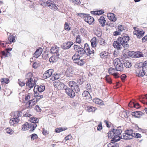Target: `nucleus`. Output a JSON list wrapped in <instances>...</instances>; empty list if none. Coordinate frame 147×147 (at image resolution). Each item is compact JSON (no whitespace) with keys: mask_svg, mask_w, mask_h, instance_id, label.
<instances>
[{"mask_svg":"<svg viewBox=\"0 0 147 147\" xmlns=\"http://www.w3.org/2000/svg\"><path fill=\"white\" fill-rule=\"evenodd\" d=\"M129 39V37L128 36H122L119 37L117 40L114 41L113 43V46L115 48L118 50L121 49L122 46L127 49L129 47L128 42Z\"/></svg>","mask_w":147,"mask_h":147,"instance_id":"obj_1","label":"nucleus"},{"mask_svg":"<svg viewBox=\"0 0 147 147\" xmlns=\"http://www.w3.org/2000/svg\"><path fill=\"white\" fill-rule=\"evenodd\" d=\"M122 132L121 127H119L113 129L112 131H110L108 133L109 138H112L111 142L113 144L114 142H117L120 140L121 135Z\"/></svg>","mask_w":147,"mask_h":147,"instance_id":"obj_2","label":"nucleus"},{"mask_svg":"<svg viewBox=\"0 0 147 147\" xmlns=\"http://www.w3.org/2000/svg\"><path fill=\"white\" fill-rule=\"evenodd\" d=\"M37 126L36 124H30L29 123L26 122L22 125V130L25 131L28 130L29 128H30L31 129L30 130V131H33L35 130Z\"/></svg>","mask_w":147,"mask_h":147,"instance_id":"obj_3","label":"nucleus"},{"mask_svg":"<svg viewBox=\"0 0 147 147\" xmlns=\"http://www.w3.org/2000/svg\"><path fill=\"white\" fill-rule=\"evenodd\" d=\"M114 62L115 69L117 71H121L123 70V64L119 59H115Z\"/></svg>","mask_w":147,"mask_h":147,"instance_id":"obj_4","label":"nucleus"},{"mask_svg":"<svg viewBox=\"0 0 147 147\" xmlns=\"http://www.w3.org/2000/svg\"><path fill=\"white\" fill-rule=\"evenodd\" d=\"M53 84L55 88H57L59 90H62L65 88V86L62 82H54Z\"/></svg>","mask_w":147,"mask_h":147,"instance_id":"obj_5","label":"nucleus"},{"mask_svg":"<svg viewBox=\"0 0 147 147\" xmlns=\"http://www.w3.org/2000/svg\"><path fill=\"white\" fill-rule=\"evenodd\" d=\"M65 91L67 94L71 98H73L75 96V93L72 89L67 88L65 89Z\"/></svg>","mask_w":147,"mask_h":147,"instance_id":"obj_6","label":"nucleus"},{"mask_svg":"<svg viewBox=\"0 0 147 147\" xmlns=\"http://www.w3.org/2000/svg\"><path fill=\"white\" fill-rule=\"evenodd\" d=\"M84 46V49H85V51H86L85 53H87L88 55H90L94 53V51L92 49H90L87 43L85 44Z\"/></svg>","mask_w":147,"mask_h":147,"instance_id":"obj_7","label":"nucleus"},{"mask_svg":"<svg viewBox=\"0 0 147 147\" xmlns=\"http://www.w3.org/2000/svg\"><path fill=\"white\" fill-rule=\"evenodd\" d=\"M45 89V87L43 85L35 86L34 89V92H43Z\"/></svg>","mask_w":147,"mask_h":147,"instance_id":"obj_8","label":"nucleus"},{"mask_svg":"<svg viewBox=\"0 0 147 147\" xmlns=\"http://www.w3.org/2000/svg\"><path fill=\"white\" fill-rule=\"evenodd\" d=\"M84 17V20L85 22L90 24H92L94 21L93 17L89 16L88 14H86Z\"/></svg>","mask_w":147,"mask_h":147,"instance_id":"obj_9","label":"nucleus"},{"mask_svg":"<svg viewBox=\"0 0 147 147\" xmlns=\"http://www.w3.org/2000/svg\"><path fill=\"white\" fill-rule=\"evenodd\" d=\"M53 72L54 71L53 69H49L43 75V77L45 79L50 77L53 75Z\"/></svg>","mask_w":147,"mask_h":147,"instance_id":"obj_10","label":"nucleus"},{"mask_svg":"<svg viewBox=\"0 0 147 147\" xmlns=\"http://www.w3.org/2000/svg\"><path fill=\"white\" fill-rule=\"evenodd\" d=\"M135 73L136 76L140 78L142 77L145 75L141 67L135 70Z\"/></svg>","mask_w":147,"mask_h":147,"instance_id":"obj_11","label":"nucleus"},{"mask_svg":"<svg viewBox=\"0 0 147 147\" xmlns=\"http://www.w3.org/2000/svg\"><path fill=\"white\" fill-rule=\"evenodd\" d=\"M36 102L35 99L29 100L26 103V107L28 109L32 108V107L35 104Z\"/></svg>","mask_w":147,"mask_h":147,"instance_id":"obj_12","label":"nucleus"},{"mask_svg":"<svg viewBox=\"0 0 147 147\" xmlns=\"http://www.w3.org/2000/svg\"><path fill=\"white\" fill-rule=\"evenodd\" d=\"M73 44V42L71 41L68 42L67 43H64L62 46V48L64 50L68 49H69Z\"/></svg>","mask_w":147,"mask_h":147,"instance_id":"obj_13","label":"nucleus"},{"mask_svg":"<svg viewBox=\"0 0 147 147\" xmlns=\"http://www.w3.org/2000/svg\"><path fill=\"white\" fill-rule=\"evenodd\" d=\"M59 47L55 46L52 47L50 52L52 53L59 55Z\"/></svg>","mask_w":147,"mask_h":147,"instance_id":"obj_14","label":"nucleus"},{"mask_svg":"<svg viewBox=\"0 0 147 147\" xmlns=\"http://www.w3.org/2000/svg\"><path fill=\"white\" fill-rule=\"evenodd\" d=\"M134 35H135L138 38H140L142 37L145 33V32L143 30H139L138 31H134L133 32Z\"/></svg>","mask_w":147,"mask_h":147,"instance_id":"obj_15","label":"nucleus"},{"mask_svg":"<svg viewBox=\"0 0 147 147\" xmlns=\"http://www.w3.org/2000/svg\"><path fill=\"white\" fill-rule=\"evenodd\" d=\"M74 69L73 68H68L65 72L67 76L68 77H71L74 73Z\"/></svg>","mask_w":147,"mask_h":147,"instance_id":"obj_16","label":"nucleus"},{"mask_svg":"<svg viewBox=\"0 0 147 147\" xmlns=\"http://www.w3.org/2000/svg\"><path fill=\"white\" fill-rule=\"evenodd\" d=\"M19 121V119L14 117L10 120L9 122L11 125L16 126L17 123H18Z\"/></svg>","mask_w":147,"mask_h":147,"instance_id":"obj_17","label":"nucleus"},{"mask_svg":"<svg viewBox=\"0 0 147 147\" xmlns=\"http://www.w3.org/2000/svg\"><path fill=\"white\" fill-rule=\"evenodd\" d=\"M59 55L54 54L49 59V61L50 62H56L59 58Z\"/></svg>","mask_w":147,"mask_h":147,"instance_id":"obj_18","label":"nucleus"},{"mask_svg":"<svg viewBox=\"0 0 147 147\" xmlns=\"http://www.w3.org/2000/svg\"><path fill=\"white\" fill-rule=\"evenodd\" d=\"M90 42L92 47L94 48L96 47L98 44L96 37H93L91 39Z\"/></svg>","mask_w":147,"mask_h":147,"instance_id":"obj_19","label":"nucleus"},{"mask_svg":"<svg viewBox=\"0 0 147 147\" xmlns=\"http://www.w3.org/2000/svg\"><path fill=\"white\" fill-rule=\"evenodd\" d=\"M26 84L27 86H28L30 88L33 87L34 85V82L32 78H30L27 81Z\"/></svg>","mask_w":147,"mask_h":147,"instance_id":"obj_20","label":"nucleus"},{"mask_svg":"<svg viewBox=\"0 0 147 147\" xmlns=\"http://www.w3.org/2000/svg\"><path fill=\"white\" fill-rule=\"evenodd\" d=\"M100 55L101 58L104 59H106L110 57L109 53L105 51L101 52Z\"/></svg>","mask_w":147,"mask_h":147,"instance_id":"obj_21","label":"nucleus"},{"mask_svg":"<svg viewBox=\"0 0 147 147\" xmlns=\"http://www.w3.org/2000/svg\"><path fill=\"white\" fill-rule=\"evenodd\" d=\"M42 51V49L41 48L37 49L34 54V57L36 58H38L41 54Z\"/></svg>","mask_w":147,"mask_h":147,"instance_id":"obj_22","label":"nucleus"},{"mask_svg":"<svg viewBox=\"0 0 147 147\" xmlns=\"http://www.w3.org/2000/svg\"><path fill=\"white\" fill-rule=\"evenodd\" d=\"M107 17L109 19L112 21L114 22L116 20L115 15L112 13H111L108 14Z\"/></svg>","mask_w":147,"mask_h":147,"instance_id":"obj_23","label":"nucleus"},{"mask_svg":"<svg viewBox=\"0 0 147 147\" xmlns=\"http://www.w3.org/2000/svg\"><path fill=\"white\" fill-rule=\"evenodd\" d=\"M34 96L36 98V101L37 102L40 99L42 98L43 97V95L40 94L38 92H34Z\"/></svg>","mask_w":147,"mask_h":147,"instance_id":"obj_24","label":"nucleus"},{"mask_svg":"<svg viewBox=\"0 0 147 147\" xmlns=\"http://www.w3.org/2000/svg\"><path fill=\"white\" fill-rule=\"evenodd\" d=\"M99 22L101 26L103 27L105 26L106 21L105 20V19L104 16H101L98 19Z\"/></svg>","mask_w":147,"mask_h":147,"instance_id":"obj_25","label":"nucleus"},{"mask_svg":"<svg viewBox=\"0 0 147 147\" xmlns=\"http://www.w3.org/2000/svg\"><path fill=\"white\" fill-rule=\"evenodd\" d=\"M124 65L127 68L130 67L132 65L131 63L128 60H125L123 61Z\"/></svg>","mask_w":147,"mask_h":147,"instance_id":"obj_26","label":"nucleus"},{"mask_svg":"<svg viewBox=\"0 0 147 147\" xmlns=\"http://www.w3.org/2000/svg\"><path fill=\"white\" fill-rule=\"evenodd\" d=\"M85 61L84 59H79L77 60V61H76L74 63L78 65L82 66L85 63Z\"/></svg>","mask_w":147,"mask_h":147,"instance_id":"obj_27","label":"nucleus"},{"mask_svg":"<svg viewBox=\"0 0 147 147\" xmlns=\"http://www.w3.org/2000/svg\"><path fill=\"white\" fill-rule=\"evenodd\" d=\"M81 56H80L79 54L75 53L74 54L72 57V59L74 62L76 61H77V60L80 59Z\"/></svg>","mask_w":147,"mask_h":147,"instance_id":"obj_28","label":"nucleus"},{"mask_svg":"<svg viewBox=\"0 0 147 147\" xmlns=\"http://www.w3.org/2000/svg\"><path fill=\"white\" fill-rule=\"evenodd\" d=\"M15 36H16L15 35H10L9 36L8 40L10 43L15 42Z\"/></svg>","mask_w":147,"mask_h":147,"instance_id":"obj_29","label":"nucleus"},{"mask_svg":"<svg viewBox=\"0 0 147 147\" xmlns=\"http://www.w3.org/2000/svg\"><path fill=\"white\" fill-rule=\"evenodd\" d=\"M125 133L129 136V137L132 138L134 136L133 134H134V133H133V131L132 129L127 130L125 131Z\"/></svg>","mask_w":147,"mask_h":147,"instance_id":"obj_30","label":"nucleus"},{"mask_svg":"<svg viewBox=\"0 0 147 147\" xmlns=\"http://www.w3.org/2000/svg\"><path fill=\"white\" fill-rule=\"evenodd\" d=\"M129 136L128 135H127V134L126 133H125L124 134H123V136H121L120 139H122L125 140H128V139H132L131 137Z\"/></svg>","mask_w":147,"mask_h":147,"instance_id":"obj_31","label":"nucleus"},{"mask_svg":"<svg viewBox=\"0 0 147 147\" xmlns=\"http://www.w3.org/2000/svg\"><path fill=\"white\" fill-rule=\"evenodd\" d=\"M118 29L119 31L121 32H124L127 30L125 26L123 25L118 26Z\"/></svg>","mask_w":147,"mask_h":147,"instance_id":"obj_32","label":"nucleus"},{"mask_svg":"<svg viewBox=\"0 0 147 147\" xmlns=\"http://www.w3.org/2000/svg\"><path fill=\"white\" fill-rule=\"evenodd\" d=\"M30 121L31 123H30V124H32L33 123L36 124V123L38 122L39 120L38 119L35 117H32L30 118Z\"/></svg>","mask_w":147,"mask_h":147,"instance_id":"obj_33","label":"nucleus"},{"mask_svg":"<svg viewBox=\"0 0 147 147\" xmlns=\"http://www.w3.org/2000/svg\"><path fill=\"white\" fill-rule=\"evenodd\" d=\"M129 113L126 111H124L120 113L121 116L123 118L124 117L126 118L128 117Z\"/></svg>","mask_w":147,"mask_h":147,"instance_id":"obj_34","label":"nucleus"},{"mask_svg":"<svg viewBox=\"0 0 147 147\" xmlns=\"http://www.w3.org/2000/svg\"><path fill=\"white\" fill-rule=\"evenodd\" d=\"M59 76L58 74H54L52 75L50 79L53 81H54L55 80L58 79L59 78Z\"/></svg>","mask_w":147,"mask_h":147,"instance_id":"obj_35","label":"nucleus"},{"mask_svg":"<svg viewBox=\"0 0 147 147\" xmlns=\"http://www.w3.org/2000/svg\"><path fill=\"white\" fill-rule=\"evenodd\" d=\"M96 109V108L92 106H88L86 109L87 111L88 112H94Z\"/></svg>","mask_w":147,"mask_h":147,"instance_id":"obj_36","label":"nucleus"},{"mask_svg":"<svg viewBox=\"0 0 147 147\" xmlns=\"http://www.w3.org/2000/svg\"><path fill=\"white\" fill-rule=\"evenodd\" d=\"M22 112L21 111L16 112L14 113V117L16 118L19 119V117L22 116Z\"/></svg>","mask_w":147,"mask_h":147,"instance_id":"obj_37","label":"nucleus"},{"mask_svg":"<svg viewBox=\"0 0 147 147\" xmlns=\"http://www.w3.org/2000/svg\"><path fill=\"white\" fill-rule=\"evenodd\" d=\"M93 101L96 104L98 105L101 104L102 102V101L101 100L98 98L94 99L93 100Z\"/></svg>","mask_w":147,"mask_h":147,"instance_id":"obj_38","label":"nucleus"},{"mask_svg":"<svg viewBox=\"0 0 147 147\" xmlns=\"http://www.w3.org/2000/svg\"><path fill=\"white\" fill-rule=\"evenodd\" d=\"M73 90L74 89V91L78 93L80 91V88L77 84H76V85L74 86L73 88H72Z\"/></svg>","mask_w":147,"mask_h":147,"instance_id":"obj_39","label":"nucleus"},{"mask_svg":"<svg viewBox=\"0 0 147 147\" xmlns=\"http://www.w3.org/2000/svg\"><path fill=\"white\" fill-rule=\"evenodd\" d=\"M98 43L100 45L104 46L105 45L106 43L105 40L103 38H101L98 40Z\"/></svg>","mask_w":147,"mask_h":147,"instance_id":"obj_40","label":"nucleus"},{"mask_svg":"<svg viewBox=\"0 0 147 147\" xmlns=\"http://www.w3.org/2000/svg\"><path fill=\"white\" fill-rule=\"evenodd\" d=\"M6 132L12 135L14 133V131L9 128H7L5 129Z\"/></svg>","mask_w":147,"mask_h":147,"instance_id":"obj_41","label":"nucleus"},{"mask_svg":"<svg viewBox=\"0 0 147 147\" xmlns=\"http://www.w3.org/2000/svg\"><path fill=\"white\" fill-rule=\"evenodd\" d=\"M108 71L109 74L113 75L115 73V69L114 68L110 67L108 69Z\"/></svg>","mask_w":147,"mask_h":147,"instance_id":"obj_42","label":"nucleus"},{"mask_svg":"<svg viewBox=\"0 0 147 147\" xmlns=\"http://www.w3.org/2000/svg\"><path fill=\"white\" fill-rule=\"evenodd\" d=\"M52 10L55 11L58 8L56 5L54 3L52 4V5H51L49 7Z\"/></svg>","mask_w":147,"mask_h":147,"instance_id":"obj_43","label":"nucleus"},{"mask_svg":"<svg viewBox=\"0 0 147 147\" xmlns=\"http://www.w3.org/2000/svg\"><path fill=\"white\" fill-rule=\"evenodd\" d=\"M86 51H85V49L84 48L83 49L82 48H81L79 51L77 52L80 55H82L84 54L85 53Z\"/></svg>","mask_w":147,"mask_h":147,"instance_id":"obj_44","label":"nucleus"},{"mask_svg":"<svg viewBox=\"0 0 147 147\" xmlns=\"http://www.w3.org/2000/svg\"><path fill=\"white\" fill-rule=\"evenodd\" d=\"M105 78L107 82L109 84L112 83V81L109 76L107 75L105 76Z\"/></svg>","mask_w":147,"mask_h":147,"instance_id":"obj_45","label":"nucleus"},{"mask_svg":"<svg viewBox=\"0 0 147 147\" xmlns=\"http://www.w3.org/2000/svg\"><path fill=\"white\" fill-rule=\"evenodd\" d=\"M76 84H77L74 81H70L69 82V86L72 88L74 86H75L76 85Z\"/></svg>","mask_w":147,"mask_h":147,"instance_id":"obj_46","label":"nucleus"},{"mask_svg":"<svg viewBox=\"0 0 147 147\" xmlns=\"http://www.w3.org/2000/svg\"><path fill=\"white\" fill-rule=\"evenodd\" d=\"M74 50L78 52L79 50L80 49H81L82 47H80L79 46L75 45H74Z\"/></svg>","mask_w":147,"mask_h":147,"instance_id":"obj_47","label":"nucleus"},{"mask_svg":"<svg viewBox=\"0 0 147 147\" xmlns=\"http://www.w3.org/2000/svg\"><path fill=\"white\" fill-rule=\"evenodd\" d=\"M76 42L79 44L81 42V38L80 36L78 35L76 37Z\"/></svg>","mask_w":147,"mask_h":147,"instance_id":"obj_48","label":"nucleus"},{"mask_svg":"<svg viewBox=\"0 0 147 147\" xmlns=\"http://www.w3.org/2000/svg\"><path fill=\"white\" fill-rule=\"evenodd\" d=\"M1 82H3L5 84H7L9 82V80L7 78L1 79Z\"/></svg>","mask_w":147,"mask_h":147,"instance_id":"obj_49","label":"nucleus"},{"mask_svg":"<svg viewBox=\"0 0 147 147\" xmlns=\"http://www.w3.org/2000/svg\"><path fill=\"white\" fill-rule=\"evenodd\" d=\"M67 129H63L62 128H59L56 129L55 130V131L56 133H59L63 130H65Z\"/></svg>","mask_w":147,"mask_h":147,"instance_id":"obj_50","label":"nucleus"},{"mask_svg":"<svg viewBox=\"0 0 147 147\" xmlns=\"http://www.w3.org/2000/svg\"><path fill=\"white\" fill-rule=\"evenodd\" d=\"M140 112L139 111H136V112H134L132 113V115L136 117H138V115H140Z\"/></svg>","mask_w":147,"mask_h":147,"instance_id":"obj_51","label":"nucleus"},{"mask_svg":"<svg viewBox=\"0 0 147 147\" xmlns=\"http://www.w3.org/2000/svg\"><path fill=\"white\" fill-rule=\"evenodd\" d=\"M1 54L2 56L1 57V58L3 57H4L5 58L6 57H8V53H6L5 51H3L1 52Z\"/></svg>","mask_w":147,"mask_h":147,"instance_id":"obj_52","label":"nucleus"},{"mask_svg":"<svg viewBox=\"0 0 147 147\" xmlns=\"http://www.w3.org/2000/svg\"><path fill=\"white\" fill-rule=\"evenodd\" d=\"M133 135V137H134L136 138H140L141 137V134L139 133H134Z\"/></svg>","mask_w":147,"mask_h":147,"instance_id":"obj_53","label":"nucleus"},{"mask_svg":"<svg viewBox=\"0 0 147 147\" xmlns=\"http://www.w3.org/2000/svg\"><path fill=\"white\" fill-rule=\"evenodd\" d=\"M84 82V80L82 78L78 79L77 80V82L80 84V85L82 84Z\"/></svg>","mask_w":147,"mask_h":147,"instance_id":"obj_54","label":"nucleus"},{"mask_svg":"<svg viewBox=\"0 0 147 147\" xmlns=\"http://www.w3.org/2000/svg\"><path fill=\"white\" fill-rule=\"evenodd\" d=\"M64 27L65 29L67 31H68L70 30V28L69 27V25L67 23H65Z\"/></svg>","mask_w":147,"mask_h":147,"instance_id":"obj_55","label":"nucleus"},{"mask_svg":"<svg viewBox=\"0 0 147 147\" xmlns=\"http://www.w3.org/2000/svg\"><path fill=\"white\" fill-rule=\"evenodd\" d=\"M133 107L136 109H138L140 107V105L139 104L137 103H135L134 102L132 103Z\"/></svg>","mask_w":147,"mask_h":147,"instance_id":"obj_56","label":"nucleus"},{"mask_svg":"<svg viewBox=\"0 0 147 147\" xmlns=\"http://www.w3.org/2000/svg\"><path fill=\"white\" fill-rule=\"evenodd\" d=\"M136 56L137 57H142L144 56L143 54L140 52H138L136 54Z\"/></svg>","mask_w":147,"mask_h":147,"instance_id":"obj_57","label":"nucleus"},{"mask_svg":"<svg viewBox=\"0 0 147 147\" xmlns=\"http://www.w3.org/2000/svg\"><path fill=\"white\" fill-rule=\"evenodd\" d=\"M31 139L34 140L38 138V136L37 134H33L31 135Z\"/></svg>","mask_w":147,"mask_h":147,"instance_id":"obj_58","label":"nucleus"},{"mask_svg":"<svg viewBox=\"0 0 147 147\" xmlns=\"http://www.w3.org/2000/svg\"><path fill=\"white\" fill-rule=\"evenodd\" d=\"M86 97V99L88 100L89 101H90L92 100V97L90 95V93H89L88 94V95H87Z\"/></svg>","mask_w":147,"mask_h":147,"instance_id":"obj_59","label":"nucleus"},{"mask_svg":"<svg viewBox=\"0 0 147 147\" xmlns=\"http://www.w3.org/2000/svg\"><path fill=\"white\" fill-rule=\"evenodd\" d=\"M102 129V126L101 123H100L99 125L97 127V130L98 131H100Z\"/></svg>","mask_w":147,"mask_h":147,"instance_id":"obj_60","label":"nucleus"},{"mask_svg":"<svg viewBox=\"0 0 147 147\" xmlns=\"http://www.w3.org/2000/svg\"><path fill=\"white\" fill-rule=\"evenodd\" d=\"M134 54V52L133 51H129L127 53V55L130 57H132Z\"/></svg>","mask_w":147,"mask_h":147,"instance_id":"obj_61","label":"nucleus"},{"mask_svg":"<svg viewBox=\"0 0 147 147\" xmlns=\"http://www.w3.org/2000/svg\"><path fill=\"white\" fill-rule=\"evenodd\" d=\"M89 93L87 91H84L82 93V96L84 97H85Z\"/></svg>","mask_w":147,"mask_h":147,"instance_id":"obj_62","label":"nucleus"},{"mask_svg":"<svg viewBox=\"0 0 147 147\" xmlns=\"http://www.w3.org/2000/svg\"><path fill=\"white\" fill-rule=\"evenodd\" d=\"M30 94H26L25 96V99L26 101H27L30 99Z\"/></svg>","mask_w":147,"mask_h":147,"instance_id":"obj_63","label":"nucleus"},{"mask_svg":"<svg viewBox=\"0 0 147 147\" xmlns=\"http://www.w3.org/2000/svg\"><path fill=\"white\" fill-rule=\"evenodd\" d=\"M53 3L52 1L49 0H48L47 2V4L49 7L50 6L52 5V4Z\"/></svg>","mask_w":147,"mask_h":147,"instance_id":"obj_64","label":"nucleus"}]
</instances>
